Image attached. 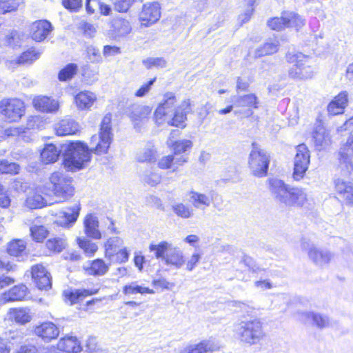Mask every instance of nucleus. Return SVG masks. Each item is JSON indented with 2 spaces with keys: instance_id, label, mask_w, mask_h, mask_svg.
Wrapping results in <instances>:
<instances>
[{
  "instance_id": "57",
  "label": "nucleus",
  "mask_w": 353,
  "mask_h": 353,
  "mask_svg": "<svg viewBox=\"0 0 353 353\" xmlns=\"http://www.w3.org/2000/svg\"><path fill=\"white\" fill-rule=\"evenodd\" d=\"M114 27L117 30V32L121 36L128 34L132 30L129 21L123 19H117L114 21Z\"/></svg>"
},
{
  "instance_id": "11",
  "label": "nucleus",
  "mask_w": 353,
  "mask_h": 353,
  "mask_svg": "<svg viewBox=\"0 0 353 353\" xmlns=\"http://www.w3.org/2000/svg\"><path fill=\"white\" fill-rule=\"evenodd\" d=\"M353 136L350 135L343 143L339 152V168L344 175L353 171Z\"/></svg>"
},
{
  "instance_id": "35",
  "label": "nucleus",
  "mask_w": 353,
  "mask_h": 353,
  "mask_svg": "<svg viewBox=\"0 0 353 353\" xmlns=\"http://www.w3.org/2000/svg\"><path fill=\"white\" fill-rule=\"evenodd\" d=\"M258 98L254 94L239 96L234 100V105L239 108H257Z\"/></svg>"
},
{
  "instance_id": "3",
  "label": "nucleus",
  "mask_w": 353,
  "mask_h": 353,
  "mask_svg": "<svg viewBox=\"0 0 353 353\" xmlns=\"http://www.w3.org/2000/svg\"><path fill=\"white\" fill-rule=\"evenodd\" d=\"M149 250L154 253L156 259H161L168 265L179 269L185 263L183 252L166 241H162L158 244H150Z\"/></svg>"
},
{
  "instance_id": "31",
  "label": "nucleus",
  "mask_w": 353,
  "mask_h": 353,
  "mask_svg": "<svg viewBox=\"0 0 353 353\" xmlns=\"http://www.w3.org/2000/svg\"><path fill=\"white\" fill-rule=\"evenodd\" d=\"M98 291V289H78L74 290H66L64 292V294L65 298L70 301V303L74 304L82 301L88 296L97 294Z\"/></svg>"
},
{
  "instance_id": "6",
  "label": "nucleus",
  "mask_w": 353,
  "mask_h": 353,
  "mask_svg": "<svg viewBox=\"0 0 353 353\" xmlns=\"http://www.w3.org/2000/svg\"><path fill=\"white\" fill-rule=\"evenodd\" d=\"M270 163V157L266 152L260 149L255 143L252 144L248 165L253 175L263 177L267 174Z\"/></svg>"
},
{
  "instance_id": "17",
  "label": "nucleus",
  "mask_w": 353,
  "mask_h": 353,
  "mask_svg": "<svg viewBox=\"0 0 353 353\" xmlns=\"http://www.w3.org/2000/svg\"><path fill=\"white\" fill-rule=\"evenodd\" d=\"M32 277L39 289L47 290L51 287L50 274L43 265L37 264L32 266Z\"/></svg>"
},
{
  "instance_id": "53",
  "label": "nucleus",
  "mask_w": 353,
  "mask_h": 353,
  "mask_svg": "<svg viewBox=\"0 0 353 353\" xmlns=\"http://www.w3.org/2000/svg\"><path fill=\"white\" fill-rule=\"evenodd\" d=\"M156 150L153 148H145L140 151L137 159L140 162L152 161L155 159Z\"/></svg>"
},
{
  "instance_id": "22",
  "label": "nucleus",
  "mask_w": 353,
  "mask_h": 353,
  "mask_svg": "<svg viewBox=\"0 0 353 353\" xmlns=\"http://www.w3.org/2000/svg\"><path fill=\"white\" fill-rule=\"evenodd\" d=\"M79 123L71 119H63L54 125V130L58 136L76 134L79 130Z\"/></svg>"
},
{
  "instance_id": "25",
  "label": "nucleus",
  "mask_w": 353,
  "mask_h": 353,
  "mask_svg": "<svg viewBox=\"0 0 353 353\" xmlns=\"http://www.w3.org/2000/svg\"><path fill=\"white\" fill-rule=\"evenodd\" d=\"M84 232L85 234L94 239H101V233L99 230V221L92 214H87L83 221Z\"/></svg>"
},
{
  "instance_id": "36",
  "label": "nucleus",
  "mask_w": 353,
  "mask_h": 353,
  "mask_svg": "<svg viewBox=\"0 0 353 353\" xmlns=\"http://www.w3.org/2000/svg\"><path fill=\"white\" fill-rule=\"evenodd\" d=\"M213 344L210 340H203L198 344L190 345L180 351V353H206L213 350Z\"/></svg>"
},
{
  "instance_id": "7",
  "label": "nucleus",
  "mask_w": 353,
  "mask_h": 353,
  "mask_svg": "<svg viewBox=\"0 0 353 353\" xmlns=\"http://www.w3.org/2000/svg\"><path fill=\"white\" fill-rule=\"evenodd\" d=\"M24 112V103L19 99H3L0 101V114L8 122L19 121Z\"/></svg>"
},
{
  "instance_id": "58",
  "label": "nucleus",
  "mask_w": 353,
  "mask_h": 353,
  "mask_svg": "<svg viewBox=\"0 0 353 353\" xmlns=\"http://www.w3.org/2000/svg\"><path fill=\"white\" fill-rule=\"evenodd\" d=\"M86 52L87 59L91 63H99L102 61V57L97 48L93 46H88L86 48Z\"/></svg>"
},
{
  "instance_id": "44",
  "label": "nucleus",
  "mask_w": 353,
  "mask_h": 353,
  "mask_svg": "<svg viewBox=\"0 0 353 353\" xmlns=\"http://www.w3.org/2000/svg\"><path fill=\"white\" fill-rule=\"evenodd\" d=\"M172 209L176 215L183 219H190L194 215V210L182 203L174 204Z\"/></svg>"
},
{
  "instance_id": "39",
  "label": "nucleus",
  "mask_w": 353,
  "mask_h": 353,
  "mask_svg": "<svg viewBox=\"0 0 353 353\" xmlns=\"http://www.w3.org/2000/svg\"><path fill=\"white\" fill-rule=\"evenodd\" d=\"M123 241L122 239L119 236H114L109 238L105 243V256L111 259L114 256L117 251L121 249L123 245Z\"/></svg>"
},
{
  "instance_id": "21",
  "label": "nucleus",
  "mask_w": 353,
  "mask_h": 353,
  "mask_svg": "<svg viewBox=\"0 0 353 353\" xmlns=\"http://www.w3.org/2000/svg\"><path fill=\"white\" fill-rule=\"evenodd\" d=\"M299 318L304 323H312L319 329L325 328L330 324L329 318L319 313L303 312L299 314Z\"/></svg>"
},
{
  "instance_id": "64",
  "label": "nucleus",
  "mask_w": 353,
  "mask_h": 353,
  "mask_svg": "<svg viewBox=\"0 0 353 353\" xmlns=\"http://www.w3.org/2000/svg\"><path fill=\"white\" fill-rule=\"evenodd\" d=\"M201 259V256L200 254L195 252L194 253L187 261L186 262V270L188 271H192L194 268L196 266L197 263Z\"/></svg>"
},
{
  "instance_id": "29",
  "label": "nucleus",
  "mask_w": 353,
  "mask_h": 353,
  "mask_svg": "<svg viewBox=\"0 0 353 353\" xmlns=\"http://www.w3.org/2000/svg\"><path fill=\"white\" fill-rule=\"evenodd\" d=\"M27 294V287L25 285H18L3 293L2 294V299L4 302L21 301L26 296Z\"/></svg>"
},
{
  "instance_id": "13",
  "label": "nucleus",
  "mask_w": 353,
  "mask_h": 353,
  "mask_svg": "<svg viewBox=\"0 0 353 353\" xmlns=\"http://www.w3.org/2000/svg\"><path fill=\"white\" fill-rule=\"evenodd\" d=\"M176 102V97L172 92L165 93L163 97V102L158 106L154 112L156 121L161 123L166 120L165 117H172V107Z\"/></svg>"
},
{
  "instance_id": "2",
  "label": "nucleus",
  "mask_w": 353,
  "mask_h": 353,
  "mask_svg": "<svg viewBox=\"0 0 353 353\" xmlns=\"http://www.w3.org/2000/svg\"><path fill=\"white\" fill-rule=\"evenodd\" d=\"M64 166L69 170L74 171L83 168L90 159L88 147L81 141L70 143L63 154Z\"/></svg>"
},
{
  "instance_id": "37",
  "label": "nucleus",
  "mask_w": 353,
  "mask_h": 353,
  "mask_svg": "<svg viewBox=\"0 0 353 353\" xmlns=\"http://www.w3.org/2000/svg\"><path fill=\"white\" fill-rule=\"evenodd\" d=\"M9 319L17 323L25 324L31 320L29 311L24 308L10 309L8 312Z\"/></svg>"
},
{
  "instance_id": "23",
  "label": "nucleus",
  "mask_w": 353,
  "mask_h": 353,
  "mask_svg": "<svg viewBox=\"0 0 353 353\" xmlns=\"http://www.w3.org/2000/svg\"><path fill=\"white\" fill-rule=\"evenodd\" d=\"M34 108L41 112L53 113L58 111L59 103L58 101L46 96H39L34 99Z\"/></svg>"
},
{
  "instance_id": "48",
  "label": "nucleus",
  "mask_w": 353,
  "mask_h": 353,
  "mask_svg": "<svg viewBox=\"0 0 353 353\" xmlns=\"http://www.w3.org/2000/svg\"><path fill=\"white\" fill-rule=\"evenodd\" d=\"M166 121L170 125L176 126V127H185L184 122L186 119V114L185 112H179V110H176L173 117H165Z\"/></svg>"
},
{
  "instance_id": "41",
  "label": "nucleus",
  "mask_w": 353,
  "mask_h": 353,
  "mask_svg": "<svg viewBox=\"0 0 353 353\" xmlns=\"http://www.w3.org/2000/svg\"><path fill=\"white\" fill-rule=\"evenodd\" d=\"M92 4H94L95 7H99L100 13L103 15H110L111 8L109 5L100 2L99 0H86L85 8L88 14H93L95 8H92Z\"/></svg>"
},
{
  "instance_id": "62",
  "label": "nucleus",
  "mask_w": 353,
  "mask_h": 353,
  "mask_svg": "<svg viewBox=\"0 0 353 353\" xmlns=\"http://www.w3.org/2000/svg\"><path fill=\"white\" fill-rule=\"evenodd\" d=\"M155 287L160 288L162 290H172L174 287V283L168 281L165 278L154 279L152 282Z\"/></svg>"
},
{
  "instance_id": "55",
  "label": "nucleus",
  "mask_w": 353,
  "mask_h": 353,
  "mask_svg": "<svg viewBox=\"0 0 353 353\" xmlns=\"http://www.w3.org/2000/svg\"><path fill=\"white\" fill-rule=\"evenodd\" d=\"M285 12H283L281 17H274L268 21V26L274 30H281L286 28Z\"/></svg>"
},
{
  "instance_id": "9",
  "label": "nucleus",
  "mask_w": 353,
  "mask_h": 353,
  "mask_svg": "<svg viewBox=\"0 0 353 353\" xmlns=\"http://www.w3.org/2000/svg\"><path fill=\"white\" fill-rule=\"evenodd\" d=\"M152 108L148 105L132 104L126 110V114L130 118L134 128L141 131L148 123Z\"/></svg>"
},
{
  "instance_id": "28",
  "label": "nucleus",
  "mask_w": 353,
  "mask_h": 353,
  "mask_svg": "<svg viewBox=\"0 0 353 353\" xmlns=\"http://www.w3.org/2000/svg\"><path fill=\"white\" fill-rule=\"evenodd\" d=\"M347 104V93L345 91L341 92L328 104L327 111L333 115L341 114Z\"/></svg>"
},
{
  "instance_id": "26",
  "label": "nucleus",
  "mask_w": 353,
  "mask_h": 353,
  "mask_svg": "<svg viewBox=\"0 0 353 353\" xmlns=\"http://www.w3.org/2000/svg\"><path fill=\"white\" fill-rule=\"evenodd\" d=\"M57 348L67 353H79L81 351L79 341L73 336H65L61 338L57 343Z\"/></svg>"
},
{
  "instance_id": "56",
  "label": "nucleus",
  "mask_w": 353,
  "mask_h": 353,
  "mask_svg": "<svg viewBox=\"0 0 353 353\" xmlns=\"http://www.w3.org/2000/svg\"><path fill=\"white\" fill-rule=\"evenodd\" d=\"M19 6L17 0H0V14L14 11Z\"/></svg>"
},
{
  "instance_id": "50",
  "label": "nucleus",
  "mask_w": 353,
  "mask_h": 353,
  "mask_svg": "<svg viewBox=\"0 0 353 353\" xmlns=\"http://www.w3.org/2000/svg\"><path fill=\"white\" fill-rule=\"evenodd\" d=\"M40 53L35 51L34 49L28 50L24 52L18 59V63L26 64L31 63L35 60L38 59Z\"/></svg>"
},
{
  "instance_id": "12",
  "label": "nucleus",
  "mask_w": 353,
  "mask_h": 353,
  "mask_svg": "<svg viewBox=\"0 0 353 353\" xmlns=\"http://www.w3.org/2000/svg\"><path fill=\"white\" fill-rule=\"evenodd\" d=\"M301 248L307 251L309 259L320 267L327 265L333 259V254L329 250L319 248L305 240L301 241Z\"/></svg>"
},
{
  "instance_id": "1",
  "label": "nucleus",
  "mask_w": 353,
  "mask_h": 353,
  "mask_svg": "<svg viewBox=\"0 0 353 353\" xmlns=\"http://www.w3.org/2000/svg\"><path fill=\"white\" fill-rule=\"evenodd\" d=\"M269 188L274 198L287 206H302L307 200L303 189L291 188L276 178L269 180Z\"/></svg>"
},
{
  "instance_id": "14",
  "label": "nucleus",
  "mask_w": 353,
  "mask_h": 353,
  "mask_svg": "<svg viewBox=\"0 0 353 353\" xmlns=\"http://www.w3.org/2000/svg\"><path fill=\"white\" fill-rule=\"evenodd\" d=\"M160 6L157 2L149 3L143 5L139 14L141 26L145 27L156 23L160 18Z\"/></svg>"
},
{
  "instance_id": "4",
  "label": "nucleus",
  "mask_w": 353,
  "mask_h": 353,
  "mask_svg": "<svg viewBox=\"0 0 353 353\" xmlns=\"http://www.w3.org/2000/svg\"><path fill=\"white\" fill-rule=\"evenodd\" d=\"M288 62L295 63V64L289 70V76L294 79H307L312 78L315 70L311 65V59L305 57L302 53L292 54L288 53L286 55Z\"/></svg>"
},
{
  "instance_id": "24",
  "label": "nucleus",
  "mask_w": 353,
  "mask_h": 353,
  "mask_svg": "<svg viewBox=\"0 0 353 353\" xmlns=\"http://www.w3.org/2000/svg\"><path fill=\"white\" fill-rule=\"evenodd\" d=\"M36 334L46 341L56 339L59 334V330L52 322H45L37 326L34 330Z\"/></svg>"
},
{
  "instance_id": "33",
  "label": "nucleus",
  "mask_w": 353,
  "mask_h": 353,
  "mask_svg": "<svg viewBox=\"0 0 353 353\" xmlns=\"http://www.w3.org/2000/svg\"><path fill=\"white\" fill-rule=\"evenodd\" d=\"M279 42L276 39H270L254 51V57L259 58L263 56L272 54L279 50Z\"/></svg>"
},
{
  "instance_id": "59",
  "label": "nucleus",
  "mask_w": 353,
  "mask_h": 353,
  "mask_svg": "<svg viewBox=\"0 0 353 353\" xmlns=\"http://www.w3.org/2000/svg\"><path fill=\"white\" fill-rule=\"evenodd\" d=\"M143 64L145 68L150 69L152 67L165 68L166 61L163 58H148L143 60Z\"/></svg>"
},
{
  "instance_id": "49",
  "label": "nucleus",
  "mask_w": 353,
  "mask_h": 353,
  "mask_svg": "<svg viewBox=\"0 0 353 353\" xmlns=\"http://www.w3.org/2000/svg\"><path fill=\"white\" fill-rule=\"evenodd\" d=\"M20 170V166L13 162H10L8 160H0V174H18Z\"/></svg>"
},
{
  "instance_id": "60",
  "label": "nucleus",
  "mask_w": 353,
  "mask_h": 353,
  "mask_svg": "<svg viewBox=\"0 0 353 353\" xmlns=\"http://www.w3.org/2000/svg\"><path fill=\"white\" fill-rule=\"evenodd\" d=\"M137 0H117L114 3V9L120 12H126Z\"/></svg>"
},
{
  "instance_id": "32",
  "label": "nucleus",
  "mask_w": 353,
  "mask_h": 353,
  "mask_svg": "<svg viewBox=\"0 0 353 353\" xmlns=\"http://www.w3.org/2000/svg\"><path fill=\"white\" fill-rule=\"evenodd\" d=\"M61 150L54 144H47L41 152V159L44 163L55 162L59 155Z\"/></svg>"
},
{
  "instance_id": "27",
  "label": "nucleus",
  "mask_w": 353,
  "mask_h": 353,
  "mask_svg": "<svg viewBox=\"0 0 353 353\" xmlns=\"http://www.w3.org/2000/svg\"><path fill=\"white\" fill-rule=\"evenodd\" d=\"M112 141V137L99 134V137L96 135L92 136L91 138V144L93 145L90 151H93L97 154H106L110 146Z\"/></svg>"
},
{
  "instance_id": "42",
  "label": "nucleus",
  "mask_w": 353,
  "mask_h": 353,
  "mask_svg": "<svg viewBox=\"0 0 353 353\" xmlns=\"http://www.w3.org/2000/svg\"><path fill=\"white\" fill-rule=\"evenodd\" d=\"M46 204L43 197L37 192L29 193L26 200V205L30 209L41 208Z\"/></svg>"
},
{
  "instance_id": "46",
  "label": "nucleus",
  "mask_w": 353,
  "mask_h": 353,
  "mask_svg": "<svg viewBox=\"0 0 353 353\" xmlns=\"http://www.w3.org/2000/svg\"><path fill=\"white\" fill-rule=\"evenodd\" d=\"M30 231L32 239L37 242H42L48 234V230L43 225H33Z\"/></svg>"
},
{
  "instance_id": "63",
  "label": "nucleus",
  "mask_w": 353,
  "mask_h": 353,
  "mask_svg": "<svg viewBox=\"0 0 353 353\" xmlns=\"http://www.w3.org/2000/svg\"><path fill=\"white\" fill-rule=\"evenodd\" d=\"M121 48L116 46L106 45L103 49V54L106 58L116 56L121 54Z\"/></svg>"
},
{
  "instance_id": "40",
  "label": "nucleus",
  "mask_w": 353,
  "mask_h": 353,
  "mask_svg": "<svg viewBox=\"0 0 353 353\" xmlns=\"http://www.w3.org/2000/svg\"><path fill=\"white\" fill-rule=\"evenodd\" d=\"M123 292L125 294H154V291L153 290L139 285L137 282H132L128 285H125L123 288Z\"/></svg>"
},
{
  "instance_id": "43",
  "label": "nucleus",
  "mask_w": 353,
  "mask_h": 353,
  "mask_svg": "<svg viewBox=\"0 0 353 353\" xmlns=\"http://www.w3.org/2000/svg\"><path fill=\"white\" fill-rule=\"evenodd\" d=\"M66 239L62 237H54L46 241L47 248L52 252H61L66 246Z\"/></svg>"
},
{
  "instance_id": "52",
  "label": "nucleus",
  "mask_w": 353,
  "mask_h": 353,
  "mask_svg": "<svg viewBox=\"0 0 353 353\" xmlns=\"http://www.w3.org/2000/svg\"><path fill=\"white\" fill-rule=\"evenodd\" d=\"M77 66L76 64L70 63L63 68L59 73V79L60 81H67L72 78L76 74Z\"/></svg>"
},
{
  "instance_id": "16",
  "label": "nucleus",
  "mask_w": 353,
  "mask_h": 353,
  "mask_svg": "<svg viewBox=\"0 0 353 353\" xmlns=\"http://www.w3.org/2000/svg\"><path fill=\"white\" fill-rule=\"evenodd\" d=\"M80 210V205L75 204L67 208L65 211L60 212L54 223L63 228H70L77 221Z\"/></svg>"
},
{
  "instance_id": "15",
  "label": "nucleus",
  "mask_w": 353,
  "mask_h": 353,
  "mask_svg": "<svg viewBox=\"0 0 353 353\" xmlns=\"http://www.w3.org/2000/svg\"><path fill=\"white\" fill-rule=\"evenodd\" d=\"M335 191L339 198L346 204L353 206V183L339 178L334 181Z\"/></svg>"
},
{
  "instance_id": "38",
  "label": "nucleus",
  "mask_w": 353,
  "mask_h": 353,
  "mask_svg": "<svg viewBox=\"0 0 353 353\" xmlns=\"http://www.w3.org/2000/svg\"><path fill=\"white\" fill-rule=\"evenodd\" d=\"M109 269V266L105 263L102 259L94 260L90 266L85 268L86 272L89 275L102 276L104 275Z\"/></svg>"
},
{
  "instance_id": "47",
  "label": "nucleus",
  "mask_w": 353,
  "mask_h": 353,
  "mask_svg": "<svg viewBox=\"0 0 353 353\" xmlns=\"http://www.w3.org/2000/svg\"><path fill=\"white\" fill-rule=\"evenodd\" d=\"M286 27H294L296 30L304 25V20L296 13L285 12Z\"/></svg>"
},
{
  "instance_id": "54",
  "label": "nucleus",
  "mask_w": 353,
  "mask_h": 353,
  "mask_svg": "<svg viewBox=\"0 0 353 353\" xmlns=\"http://www.w3.org/2000/svg\"><path fill=\"white\" fill-rule=\"evenodd\" d=\"M192 146V142L190 140L183 139L176 141L172 145L174 155L176 156L181 153L185 152L188 150L190 149Z\"/></svg>"
},
{
  "instance_id": "61",
  "label": "nucleus",
  "mask_w": 353,
  "mask_h": 353,
  "mask_svg": "<svg viewBox=\"0 0 353 353\" xmlns=\"http://www.w3.org/2000/svg\"><path fill=\"white\" fill-rule=\"evenodd\" d=\"M156 81V77L150 80L146 83L143 84L139 89H138L134 93V96L137 97H143L145 96L151 90L152 85Z\"/></svg>"
},
{
  "instance_id": "30",
  "label": "nucleus",
  "mask_w": 353,
  "mask_h": 353,
  "mask_svg": "<svg viewBox=\"0 0 353 353\" xmlns=\"http://www.w3.org/2000/svg\"><path fill=\"white\" fill-rule=\"evenodd\" d=\"M96 99V95L89 91L80 92L74 97L75 103L80 110L90 109Z\"/></svg>"
},
{
  "instance_id": "34",
  "label": "nucleus",
  "mask_w": 353,
  "mask_h": 353,
  "mask_svg": "<svg viewBox=\"0 0 353 353\" xmlns=\"http://www.w3.org/2000/svg\"><path fill=\"white\" fill-rule=\"evenodd\" d=\"M8 253L17 258H23L26 254V243L21 239L10 241L7 248Z\"/></svg>"
},
{
  "instance_id": "18",
  "label": "nucleus",
  "mask_w": 353,
  "mask_h": 353,
  "mask_svg": "<svg viewBox=\"0 0 353 353\" xmlns=\"http://www.w3.org/2000/svg\"><path fill=\"white\" fill-rule=\"evenodd\" d=\"M312 139L314 147L319 151L326 149L331 143L330 133L321 123L315 126Z\"/></svg>"
},
{
  "instance_id": "5",
  "label": "nucleus",
  "mask_w": 353,
  "mask_h": 353,
  "mask_svg": "<svg viewBox=\"0 0 353 353\" xmlns=\"http://www.w3.org/2000/svg\"><path fill=\"white\" fill-rule=\"evenodd\" d=\"M236 332L242 341L250 345L258 343L265 336L262 323L258 319L241 321L236 325Z\"/></svg>"
},
{
  "instance_id": "8",
  "label": "nucleus",
  "mask_w": 353,
  "mask_h": 353,
  "mask_svg": "<svg viewBox=\"0 0 353 353\" xmlns=\"http://www.w3.org/2000/svg\"><path fill=\"white\" fill-rule=\"evenodd\" d=\"M50 182L54 195L60 199L59 201L67 200L73 195L74 188L70 178L65 176L61 172H53L50 177Z\"/></svg>"
},
{
  "instance_id": "20",
  "label": "nucleus",
  "mask_w": 353,
  "mask_h": 353,
  "mask_svg": "<svg viewBox=\"0 0 353 353\" xmlns=\"http://www.w3.org/2000/svg\"><path fill=\"white\" fill-rule=\"evenodd\" d=\"M189 202L198 210H205L212 203V197L209 194L190 190L187 192Z\"/></svg>"
},
{
  "instance_id": "19",
  "label": "nucleus",
  "mask_w": 353,
  "mask_h": 353,
  "mask_svg": "<svg viewBox=\"0 0 353 353\" xmlns=\"http://www.w3.org/2000/svg\"><path fill=\"white\" fill-rule=\"evenodd\" d=\"M52 30V26L49 21L39 20L31 24L30 34L33 40L39 42L44 40Z\"/></svg>"
},
{
  "instance_id": "10",
  "label": "nucleus",
  "mask_w": 353,
  "mask_h": 353,
  "mask_svg": "<svg viewBox=\"0 0 353 353\" xmlns=\"http://www.w3.org/2000/svg\"><path fill=\"white\" fill-rule=\"evenodd\" d=\"M294 159V172L292 177L296 181L302 179L308 169L310 162V153L305 144L299 145Z\"/></svg>"
},
{
  "instance_id": "45",
  "label": "nucleus",
  "mask_w": 353,
  "mask_h": 353,
  "mask_svg": "<svg viewBox=\"0 0 353 353\" xmlns=\"http://www.w3.org/2000/svg\"><path fill=\"white\" fill-rule=\"evenodd\" d=\"M77 241L79 247L88 256H93L98 250L97 245L87 239L78 238Z\"/></svg>"
},
{
  "instance_id": "51",
  "label": "nucleus",
  "mask_w": 353,
  "mask_h": 353,
  "mask_svg": "<svg viewBox=\"0 0 353 353\" xmlns=\"http://www.w3.org/2000/svg\"><path fill=\"white\" fill-rule=\"evenodd\" d=\"M112 114L108 113L105 114L101 122V128L99 134L108 136L112 137Z\"/></svg>"
}]
</instances>
